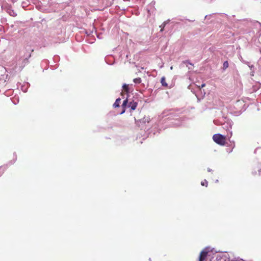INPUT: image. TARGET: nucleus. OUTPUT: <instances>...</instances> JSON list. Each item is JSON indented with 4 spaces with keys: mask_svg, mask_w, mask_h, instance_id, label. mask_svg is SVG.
I'll list each match as a JSON object with an SVG mask.
<instances>
[{
    "mask_svg": "<svg viewBox=\"0 0 261 261\" xmlns=\"http://www.w3.org/2000/svg\"><path fill=\"white\" fill-rule=\"evenodd\" d=\"M213 139L215 143L220 145L224 146L226 144V137L220 134L214 135L213 136Z\"/></svg>",
    "mask_w": 261,
    "mask_h": 261,
    "instance_id": "1",
    "label": "nucleus"
},
{
    "mask_svg": "<svg viewBox=\"0 0 261 261\" xmlns=\"http://www.w3.org/2000/svg\"><path fill=\"white\" fill-rule=\"evenodd\" d=\"M33 51V49H27V47H25L24 50H23L24 54L23 56V60L25 63H28L29 59L31 57V53Z\"/></svg>",
    "mask_w": 261,
    "mask_h": 261,
    "instance_id": "2",
    "label": "nucleus"
},
{
    "mask_svg": "<svg viewBox=\"0 0 261 261\" xmlns=\"http://www.w3.org/2000/svg\"><path fill=\"white\" fill-rule=\"evenodd\" d=\"M212 252L207 251L206 249L203 250L200 253L199 261H204L205 258L211 256Z\"/></svg>",
    "mask_w": 261,
    "mask_h": 261,
    "instance_id": "3",
    "label": "nucleus"
},
{
    "mask_svg": "<svg viewBox=\"0 0 261 261\" xmlns=\"http://www.w3.org/2000/svg\"><path fill=\"white\" fill-rule=\"evenodd\" d=\"M228 258V254L227 253H219L216 255L217 261H227Z\"/></svg>",
    "mask_w": 261,
    "mask_h": 261,
    "instance_id": "4",
    "label": "nucleus"
},
{
    "mask_svg": "<svg viewBox=\"0 0 261 261\" xmlns=\"http://www.w3.org/2000/svg\"><path fill=\"white\" fill-rule=\"evenodd\" d=\"M137 106V103L133 101L128 102V107H130L131 110H135Z\"/></svg>",
    "mask_w": 261,
    "mask_h": 261,
    "instance_id": "5",
    "label": "nucleus"
},
{
    "mask_svg": "<svg viewBox=\"0 0 261 261\" xmlns=\"http://www.w3.org/2000/svg\"><path fill=\"white\" fill-rule=\"evenodd\" d=\"M128 101L127 98H126V99H125L123 101L122 105V108H123V111L121 113V114L125 112V109H126V107H128Z\"/></svg>",
    "mask_w": 261,
    "mask_h": 261,
    "instance_id": "6",
    "label": "nucleus"
},
{
    "mask_svg": "<svg viewBox=\"0 0 261 261\" xmlns=\"http://www.w3.org/2000/svg\"><path fill=\"white\" fill-rule=\"evenodd\" d=\"M8 75L6 76H3L2 77L0 78V84L2 85H4L6 82V79H7Z\"/></svg>",
    "mask_w": 261,
    "mask_h": 261,
    "instance_id": "7",
    "label": "nucleus"
},
{
    "mask_svg": "<svg viewBox=\"0 0 261 261\" xmlns=\"http://www.w3.org/2000/svg\"><path fill=\"white\" fill-rule=\"evenodd\" d=\"M121 99L120 98H117L114 103L113 104V107L114 108L119 107Z\"/></svg>",
    "mask_w": 261,
    "mask_h": 261,
    "instance_id": "8",
    "label": "nucleus"
},
{
    "mask_svg": "<svg viewBox=\"0 0 261 261\" xmlns=\"http://www.w3.org/2000/svg\"><path fill=\"white\" fill-rule=\"evenodd\" d=\"M161 83L163 86L167 87L168 86L167 83L166 82V79L164 76L161 78Z\"/></svg>",
    "mask_w": 261,
    "mask_h": 261,
    "instance_id": "9",
    "label": "nucleus"
},
{
    "mask_svg": "<svg viewBox=\"0 0 261 261\" xmlns=\"http://www.w3.org/2000/svg\"><path fill=\"white\" fill-rule=\"evenodd\" d=\"M123 89L125 92L128 94V93L129 92L128 85L126 84H124L123 86Z\"/></svg>",
    "mask_w": 261,
    "mask_h": 261,
    "instance_id": "10",
    "label": "nucleus"
},
{
    "mask_svg": "<svg viewBox=\"0 0 261 261\" xmlns=\"http://www.w3.org/2000/svg\"><path fill=\"white\" fill-rule=\"evenodd\" d=\"M134 82L136 84H140L141 82V79L140 77L134 79Z\"/></svg>",
    "mask_w": 261,
    "mask_h": 261,
    "instance_id": "11",
    "label": "nucleus"
},
{
    "mask_svg": "<svg viewBox=\"0 0 261 261\" xmlns=\"http://www.w3.org/2000/svg\"><path fill=\"white\" fill-rule=\"evenodd\" d=\"M201 185L202 186H205L206 187H207V185H208V182L206 179H204L203 181H202L201 182Z\"/></svg>",
    "mask_w": 261,
    "mask_h": 261,
    "instance_id": "12",
    "label": "nucleus"
},
{
    "mask_svg": "<svg viewBox=\"0 0 261 261\" xmlns=\"http://www.w3.org/2000/svg\"><path fill=\"white\" fill-rule=\"evenodd\" d=\"M228 66H229V64H228V61H225L223 63V68L224 69H226V68H227L228 67Z\"/></svg>",
    "mask_w": 261,
    "mask_h": 261,
    "instance_id": "13",
    "label": "nucleus"
},
{
    "mask_svg": "<svg viewBox=\"0 0 261 261\" xmlns=\"http://www.w3.org/2000/svg\"><path fill=\"white\" fill-rule=\"evenodd\" d=\"M5 168L3 167H0V177L4 174L5 172Z\"/></svg>",
    "mask_w": 261,
    "mask_h": 261,
    "instance_id": "14",
    "label": "nucleus"
},
{
    "mask_svg": "<svg viewBox=\"0 0 261 261\" xmlns=\"http://www.w3.org/2000/svg\"><path fill=\"white\" fill-rule=\"evenodd\" d=\"M165 25H166V23H165V22H164L160 26V28H161V32L163 31Z\"/></svg>",
    "mask_w": 261,
    "mask_h": 261,
    "instance_id": "15",
    "label": "nucleus"
},
{
    "mask_svg": "<svg viewBox=\"0 0 261 261\" xmlns=\"http://www.w3.org/2000/svg\"><path fill=\"white\" fill-rule=\"evenodd\" d=\"M199 90H200L202 88L205 86V84L204 83L202 84L201 86H197Z\"/></svg>",
    "mask_w": 261,
    "mask_h": 261,
    "instance_id": "16",
    "label": "nucleus"
},
{
    "mask_svg": "<svg viewBox=\"0 0 261 261\" xmlns=\"http://www.w3.org/2000/svg\"><path fill=\"white\" fill-rule=\"evenodd\" d=\"M228 261H244L242 259H239V258H235L234 259H231Z\"/></svg>",
    "mask_w": 261,
    "mask_h": 261,
    "instance_id": "17",
    "label": "nucleus"
},
{
    "mask_svg": "<svg viewBox=\"0 0 261 261\" xmlns=\"http://www.w3.org/2000/svg\"><path fill=\"white\" fill-rule=\"evenodd\" d=\"M183 62H184L185 64H186V63H189L190 64H191V65H193V64H192L191 63H190L189 62V61H184Z\"/></svg>",
    "mask_w": 261,
    "mask_h": 261,
    "instance_id": "18",
    "label": "nucleus"
},
{
    "mask_svg": "<svg viewBox=\"0 0 261 261\" xmlns=\"http://www.w3.org/2000/svg\"><path fill=\"white\" fill-rule=\"evenodd\" d=\"M11 1L12 2V3H15L17 1V0H11Z\"/></svg>",
    "mask_w": 261,
    "mask_h": 261,
    "instance_id": "19",
    "label": "nucleus"
}]
</instances>
